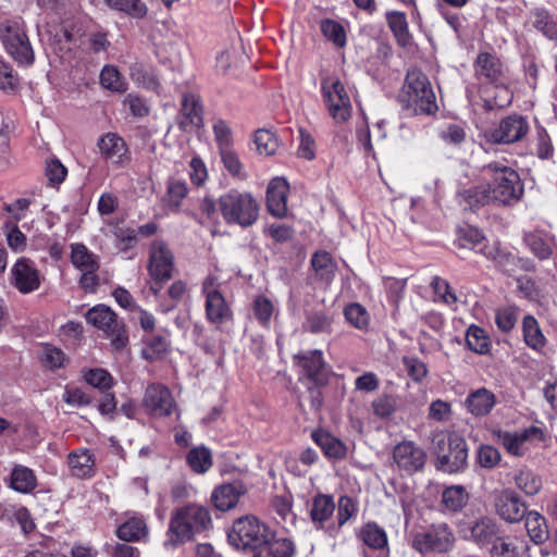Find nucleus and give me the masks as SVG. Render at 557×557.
I'll use <instances>...</instances> for the list:
<instances>
[{
  "label": "nucleus",
  "instance_id": "1",
  "mask_svg": "<svg viewBox=\"0 0 557 557\" xmlns=\"http://www.w3.org/2000/svg\"><path fill=\"white\" fill-rule=\"evenodd\" d=\"M482 184L459 191L460 201L470 209L496 203L510 206L523 195V185L516 170L503 161H493L480 171Z\"/></svg>",
  "mask_w": 557,
  "mask_h": 557
},
{
  "label": "nucleus",
  "instance_id": "2",
  "mask_svg": "<svg viewBox=\"0 0 557 557\" xmlns=\"http://www.w3.org/2000/svg\"><path fill=\"white\" fill-rule=\"evenodd\" d=\"M227 539L236 549L251 553V557H294L296 554L292 540L277 537L270 527L251 515L236 519Z\"/></svg>",
  "mask_w": 557,
  "mask_h": 557
},
{
  "label": "nucleus",
  "instance_id": "3",
  "mask_svg": "<svg viewBox=\"0 0 557 557\" xmlns=\"http://www.w3.org/2000/svg\"><path fill=\"white\" fill-rule=\"evenodd\" d=\"M211 521L209 510L203 506L189 504L175 509L171 515L164 547L175 548L193 540L206 531Z\"/></svg>",
  "mask_w": 557,
  "mask_h": 557
},
{
  "label": "nucleus",
  "instance_id": "4",
  "mask_svg": "<svg viewBox=\"0 0 557 557\" xmlns=\"http://www.w3.org/2000/svg\"><path fill=\"white\" fill-rule=\"evenodd\" d=\"M398 99L408 115H432L438 110L429 77L417 69L407 72Z\"/></svg>",
  "mask_w": 557,
  "mask_h": 557
},
{
  "label": "nucleus",
  "instance_id": "5",
  "mask_svg": "<svg viewBox=\"0 0 557 557\" xmlns=\"http://www.w3.org/2000/svg\"><path fill=\"white\" fill-rule=\"evenodd\" d=\"M219 209L224 221L243 227L252 225L259 215L257 200L249 193L231 190L219 198Z\"/></svg>",
  "mask_w": 557,
  "mask_h": 557
},
{
  "label": "nucleus",
  "instance_id": "6",
  "mask_svg": "<svg viewBox=\"0 0 557 557\" xmlns=\"http://www.w3.org/2000/svg\"><path fill=\"white\" fill-rule=\"evenodd\" d=\"M0 38L5 51L21 65L34 62V51L26 35L23 22L5 21L0 26Z\"/></svg>",
  "mask_w": 557,
  "mask_h": 557
},
{
  "label": "nucleus",
  "instance_id": "7",
  "mask_svg": "<svg viewBox=\"0 0 557 557\" xmlns=\"http://www.w3.org/2000/svg\"><path fill=\"white\" fill-rule=\"evenodd\" d=\"M475 77L484 83L495 85L503 94L502 99H496V104L504 107L510 103L511 94L506 87V77L503 69V63L493 53L480 52L473 63Z\"/></svg>",
  "mask_w": 557,
  "mask_h": 557
},
{
  "label": "nucleus",
  "instance_id": "8",
  "mask_svg": "<svg viewBox=\"0 0 557 557\" xmlns=\"http://www.w3.org/2000/svg\"><path fill=\"white\" fill-rule=\"evenodd\" d=\"M88 323L103 331L116 349L124 348L128 343L125 326L114 311L106 305H97L89 309L85 315Z\"/></svg>",
  "mask_w": 557,
  "mask_h": 557
},
{
  "label": "nucleus",
  "instance_id": "9",
  "mask_svg": "<svg viewBox=\"0 0 557 557\" xmlns=\"http://www.w3.org/2000/svg\"><path fill=\"white\" fill-rule=\"evenodd\" d=\"M453 530L446 523L430 525L412 536L411 547L421 554L447 553L455 544Z\"/></svg>",
  "mask_w": 557,
  "mask_h": 557
},
{
  "label": "nucleus",
  "instance_id": "10",
  "mask_svg": "<svg viewBox=\"0 0 557 557\" xmlns=\"http://www.w3.org/2000/svg\"><path fill=\"white\" fill-rule=\"evenodd\" d=\"M321 91L330 115L337 123L346 122L351 115V102L339 78L335 76L322 78Z\"/></svg>",
  "mask_w": 557,
  "mask_h": 557
},
{
  "label": "nucleus",
  "instance_id": "11",
  "mask_svg": "<svg viewBox=\"0 0 557 557\" xmlns=\"http://www.w3.org/2000/svg\"><path fill=\"white\" fill-rule=\"evenodd\" d=\"M478 252L492 260L495 267L507 275H512L518 270H534V264L530 259L517 257L498 242L484 244Z\"/></svg>",
  "mask_w": 557,
  "mask_h": 557
},
{
  "label": "nucleus",
  "instance_id": "12",
  "mask_svg": "<svg viewBox=\"0 0 557 557\" xmlns=\"http://www.w3.org/2000/svg\"><path fill=\"white\" fill-rule=\"evenodd\" d=\"M148 271L154 285L169 281L173 275L174 255L162 239H156L150 245Z\"/></svg>",
  "mask_w": 557,
  "mask_h": 557
},
{
  "label": "nucleus",
  "instance_id": "13",
  "mask_svg": "<svg viewBox=\"0 0 557 557\" xmlns=\"http://www.w3.org/2000/svg\"><path fill=\"white\" fill-rule=\"evenodd\" d=\"M493 507L495 513L510 524L522 521L527 512L525 503L510 488H504L494 494Z\"/></svg>",
  "mask_w": 557,
  "mask_h": 557
},
{
  "label": "nucleus",
  "instance_id": "14",
  "mask_svg": "<svg viewBox=\"0 0 557 557\" xmlns=\"http://www.w3.org/2000/svg\"><path fill=\"white\" fill-rule=\"evenodd\" d=\"M101 158L117 168H125L132 160L131 151L123 137L116 133H106L97 140Z\"/></svg>",
  "mask_w": 557,
  "mask_h": 557
},
{
  "label": "nucleus",
  "instance_id": "15",
  "mask_svg": "<svg viewBox=\"0 0 557 557\" xmlns=\"http://www.w3.org/2000/svg\"><path fill=\"white\" fill-rule=\"evenodd\" d=\"M529 132V123L520 114H511L500 120L499 124L487 133L494 144H513L521 140Z\"/></svg>",
  "mask_w": 557,
  "mask_h": 557
},
{
  "label": "nucleus",
  "instance_id": "16",
  "mask_svg": "<svg viewBox=\"0 0 557 557\" xmlns=\"http://www.w3.org/2000/svg\"><path fill=\"white\" fill-rule=\"evenodd\" d=\"M143 405L146 410L156 418L171 416L176 409V404L170 389L159 383L147 386Z\"/></svg>",
  "mask_w": 557,
  "mask_h": 557
},
{
  "label": "nucleus",
  "instance_id": "17",
  "mask_svg": "<svg viewBox=\"0 0 557 557\" xmlns=\"http://www.w3.org/2000/svg\"><path fill=\"white\" fill-rule=\"evenodd\" d=\"M393 459L400 470L412 474L424 467L426 454L414 442L403 441L394 447Z\"/></svg>",
  "mask_w": 557,
  "mask_h": 557
},
{
  "label": "nucleus",
  "instance_id": "18",
  "mask_svg": "<svg viewBox=\"0 0 557 557\" xmlns=\"http://www.w3.org/2000/svg\"><path fill=\"white\" fill-rule=\"evenodd\" d=\"M468 465V444L457 433H449L448 449L441 456L438 470L447 473L463 471Z\"/></svg>",
  "mask_w": 557,
  "mask_h": 557
},
{
  "label": "nucleus",
  "instance_id": "19",
  "mask_svg": "<svg viewBox=\"0 0 557 557\" xmlns=\"http://www.w3.org/2000/svg\"><path fill=\"white\" fill-rule=\"evenodd\" d=\"M11 284L22 294L37 290L41 280L35 263L27 258H18L11 270Z\"/></svg>",
  "mask_w": 557,
  "mask_h": 557
},
{
  "label": "nucleus",
  "instance_id": "20",
  "mask_svg": "<svg viewBox=\"0 0 557 557\" xmlns=\"http://www.w3.org/2000/svg\"><path fill=\"white\" fill-rule=\"evenodd\" d=\"M497 440L509 454L522 456L525 451V443L529 441H543L544 431L535 425L515 432L498 431Z\"/></svg>",
  "mask_w": 557,
  "mask_h": 557
},
{
  "label": "nucleus",
  "instance_id": "21",
  "mask_svg": "<svg viewBox=\"0 0 557 557\" xmlns=\"http://www.w3.org/2000/svg\"><path fill=\"white\" fill-rule=\"evenodd\" d=\"M298 359V366L306 375L315 385H324L327 382L329 373L323 360L321 350L314 349L301 352L295 356Z\"/></svg>",
  "mask_w": 557,
  "mask_h": 557
},
{
  "label": "nucleus",
  "instance_id": "22",
  "mask_svg": "<svg viewBox=\"0 0 557 557\" xmlns=\"http://www.w3.org/2000/svg\"><path fill=\"white\" fill-rule=\"evenodd\" d=\"M67 467L71 476L89 480L96 475V457L88 448H77L67 455Z\"/></svg>",
  "mask_w": 557,
  "mask_h": 557
},
{
  "label": "nucleus",
  "instance_id": "23",
  "mask_svg": "<svg viewBox=\"0 0 557 557\" xmlns=\"http://www.w3.org/2000/svg\"><path fill=\"white\" fill-rule=\"evenodd\" d=\"M289 185L283 177H274L267 188V208L269 212L278 219L287 215V195Z\"/></svg>",
  "mask_w": 557,
  "mask_h": 557
},
{
  "label": "nucleus",
  "instance_id": "24",
  "mask_svg": "<svg viewBox=\"0 0 557 557\" xmlns=\"http://www.w3.org/2000/svg\"><path fill=\"white\" fill-rule=\"evenodd\" d=\"M469 539L479 547L492 546L502 534L498 522L491 517H481L469 524Z\"/></svg>",
  "mask_w": 557,
  "mask_h": 557
},
{
  "label": "nucleus",
  "instance_id": "25",
  "mask_svg": "<svg viewBox=\"0 0 557 557\" xmlns=\"http://www.w3.org/2000/svg\"><path fill=\"white\" fill-rule=\"evenodd\" d=\"M205 298V313L208 322L220 327L233 321V311L221 292H211Z\"/></svg>",
  "mask_w": 557,
  "mask_h": 557
},
{
  "label": "nucleus",
  "instance_id": "26",
  "mask_svg": "<svg viewBox=\"0 0 557 557\" xmlns=\"http://www.w3.org/2000/svg\"><path fill=\"white\" fill-rule=\"evenodd\" d=\"M490 557H531L530 546L523 539L500 534L490 547Z\"/></svg>",
  "mask_w": 557,
  "mask_h": 557
},
{
  "label": "nucleus",
  "instance_id": "27",
  "mask_svg": "<svg viewBox=\"0 0 557 557\" xmlns=\"http://www.w3.org/2000/svg\"><path fill=\"white\" fill-rule=\"evenodd\" d=\"M246 492L247 488L242 481H234L215 487L211 499L216 509L226 511L235 507Z\"/></svg>",
  "mask_w": 557,
  "mask_h": 557
},
{
  "label": "nucleus",
  "instance_id": "28",
  "mask_svg": "<svg viewBox=\"0 0 557 557\" xmlns=\"http://www.w3.org/2000/svg\"><path fill=\"white\" fill-rule=\"evenodd\" d=\"M523 242L530 251L540 260L549 259L557 251V240L555 236L544 231L525 233Z\"/></svg>",
  "mask_w": 557,
  "mask_h": 557
},
{
  "label": "nucleus",
  "instance_id": "29",
  "mask_svg": "<svg viewBox=\"0 0 557 557\" xmlns=\"http://www.w3.org/2000/svg\"><path fill=\"white\" fill-rule=\"evenodd\" d=\"M181 128L190 131L202 125V106L199 97L194 94H185L181 107Z\"/></svg>",
  "mask_w": 557,
  "mask_h": 557
},
{
  "label": "nucleus",
  "instance_id": "30",
  "mask_svg": "<svg viewBox=\"0 0 557 557\" xmlns=\"http://www.w3.org/2000/svg\"><path fill=\"white\" fill-rule=\"evenodd\" d=\"M315 278L329 286L335 278L337 263L326 250L315 251L310 260Z\"/></svg>",
  "mask_w": 557,
  "mask_h": 557
},
{
  "label": "nucleus",
  "instance_id": "31",
  "mask_svg": "<svg viewBox=\"0 0 557 557\" xmlns=\"http://www.w3.org/2000/svg\"><path fill=\"white\" fill-rule=\"evenodd\" d=\"M336 509L334 498L331 495L318 494L310 506V518L317 529H325L327 522Z\"/></svg>",
  "mask_w": 557,
  "mask_h": 557
},
{
  "label": "nucleus",
  "instance_id": "32",
  "mask_svg": "<svg viewBox=\"0 0 557 557\" xmlns=\"http://www.w3.org/2000/svg\"><path fill=\"white\" fill-rule=\"evenodd\" d=\"M495 403V395L484 387L471 392L465 400L468 411L475 417L488 414Z\"/></svg>",
  "mask_w": 557,
  "mask_h": 557
},
{
  "label": "nucleus",
  "instance_id": "33",
  "mask_svg": "<svg viewBox=\"0 0 557 557\" xmlns=\"http://www.w3.org/2000/svg\"><path fill=\"white\" fill-rule=\"evenodd\" d=\"M10 487L21 494H30L37 487L35 472L22 465H15L10 474Z\"/></svg>",
  "mask_w": 557,
  "mask_h": 557
},
{
  "label": "nucleus",
  "instance_id": "34",
  "mask_svg": "<svg viewBox=\"0 0 557 557\" xmlns=\"http://www.w3.org/2000/svg\"><path fill=\"white\" fill-rule=\"evenodd\" d=\"M311 437L327 458L338 460L346 457V445L330 433L324 431H314L312 432Z\"/></svg>",
  "mask_w": 557,
  "mask_h": 557
},
{
  "label": "nucleus",
  "instance_id": "35",
  "mask_svg": "<svg viewBox=\"0 0 557 557\" xmlns=\"http://www.w3.org/2000/svg\"><path fill=\"white\" fill-rule=\"evenodd\" d=\"M71 263L79 272L98 271L100 263L99 257L90 251L84 244L75 243L71 245Z\"/></svg>",
  "mask_w": 557,
  "mask_h": 557
},
{
  "label": "nucleus",
  "instance_id": "36",
  "mask_svg": "<svg viewBox=\"0 0 557 557\" xmlns=\"http://www.w3.org/2000/svg\"><path fill=\"white\" fill-rule=\"evenodd\" d=\"M525 530L532 542L543 544L548 540L549 531L546 519L539 511L530 510L524 516Z\"/></svg>",
  "mask_w": 557,
  "mask_h": 557
},
{
  "label": "nucleus",
  "instance_id": "37",
  "mask_svg": "<svg viewBox=\"0 0 557 557\" xmlns=\"http://www.w3.org/2000/svg\"><path fill=\"white\" fill-rule=\"evenodd\" d=\"M148 534V527L141 517H132L116 529V536L125 542H138Z\"/></svg>",
  "mask_w": 557,
  "mask_h": 557
},
{
  "label": "nucleus",
  "instance_id": "38",
  "mask_svg": "<svg viewBox=\"0 0 557 557\" xmlns=\"http://www.w3.org/2000/svg\"><path fill=\"white\" fill-rule=\"evenodd\" d=\"M523 339L528 347L541 351L546 345V338L542 333L537 320L528 314L522 320Z\"/></svg>",
  "mask_w": 557,
  "mask_h": 557
},
{
  "label": "nucleus",
  "instance_id": "39",
  "mask_svg": "<svg viewBox=\"0 0 557 557\" xmlns=\"http://www.w3.org/2000/svg\"><path fill=\"white\" fill-rule=\"evenodd\" d=\"M513 482L517 488L527 496L536 495L543 486L542 478L528 468L517 470L513 474Z\"/></svg>",
  "mask_w": 557,
  "mask_h": 557
},
{
  "label": "nucleus",
  "instance_id": "40",
  "mask_svg": "<svg viewBox=\"0 0 557 557\" xmlns=\"http://www.w3.org/2000/svg\"><path fill=\"white\" fill-rule=\"evenodd\" d=\"M385 18L397 42L406 47L411 39L406 14L400 11H387Z\"/></svg>",
  "mask_w": 557,
  "mask_h": 557
},
{
  "label": "nucleus",
  "instance_id": "41",
  "mask_svg": "<svg viewBox=\"0 0 557 557\" xmlns=\"http://www.w3.org/2000/svg\"><path fill=\"white\" fill-rule=\"evenodd\" d=\"M359 539L370 548L388 552L386 532L374 522H369L360 529Z\"/></svg>",
  "mask_w": 557,
  "mask_h": 557
},
{
  "label": "nucleus",
  "instance_id": "42",
  "mask_svg": "<svg viewBox=\"0 0 557 557\" xmlns=\"http://www.w3.org/2000/svg\"><path fill=\"white\" fill-rule=\"evenodd\" d=\"M186 462L195 473L203 474L213 463L211 450L203 445L194 447L187 453Z\"/></svg>",
  "mask_w": 557,
  "mask_h": 557
},
{
  "label": "nucleus",
  "instance_id": "43",
  "mask_svg": "<svg viewBox=\"0 0 557 557\" xmlns=\"http://www.w3.org/2000/svg\"><path fill=\"white\" fill-rule=\"evenodd\" d=\"M337 524L329 525L326 531L330 534H333L337 530H339L344 524H346L351 518L356 517L358 512L357 503L349 496L343 495L338 498L337 503Z\"/></svg>",
  "mask_w": 557,
  "mask_h": 557
},
{
  "label": "nucleus",
  "instance_id": "44",
  "mask_svg": "<svg viewBox=\"0 0 557 557\" xmlns=\"http://www.w3.org/2000/svg\"><path fill=\"white\" fill-rule=\"evenodd\" d=\"M469 500V494L462 485H453L444 490L442 504L453 512L461 510Z\"/></svg>",
  "mask_w": 557,
  "mask_h": 557
},
{
  "label": "nucleus",
  "instance_id": "45",
  "mask_svg": "<svg viewBox=\"0 0 557 557\" xmlns=\"http://www.w3.org/2000/svg\"><path fill=\"white\" fill-rule=\"evenodd\" d=\"M466 344L471 351L484 355L490 350L491 339L482 327L472 324L466 332Z\"/></svg>",
  "mask_w": 557,
  "mask_h": 557
},
{
  "label": "nucleus",
  "instance_id": "46",
  "mask_svg": "<svg viewBox=\"0 0 557 557\" xmlns=\"http://www.w3.org/2000/svg\"><path fill=\"white\" fill-rule=\"evenodd\" d=\"M532 24L545 37L557 39V17L552 16L545 9H535L532 12Z\"/></svg>",
  "mask_w": 557,
  "mask_h": 557
},
{
  "label": "nucleus",
  "instance_id": "47",
  "mask_svg": "<svg viewBox=\"0 0 557 557\" xmlns=\"http://www.w3.org/2000/svg\"><path fill=\"white\" fill-rule=\"evenodd\" d=\"M187 194L188 188L184 181L170 180L166 185V193L163 201L168 208L173 211H177Z\"/></svg>",
  "mask_w": 557,
  "mask_h": 557
},
{
  "label": "nucleus",
  "instance_id": "48",
  "mask_svg": "<svg viewBox=\"0 0 557 557\" xmlns=\"http://www.w3.org/2000/svg\"><path fill=\"white\" fill-rule=\"evenodd\" d=\"M100 84L103 88L114 92H124L127 83L119 70L113 65H104L100 73Z\"/></svg>",
  "mask_w": 557,
  "mask_h": 557
},
{
  "label": "nucleus",
  "instance_id": "49",
  "mask_svg": "<svg viewBox=\"0 0 557 557\" xmlns=\"http://www.w3.org/2000/svg\"><path fill=\"white\" fill-rule=\"evenodd\" d=\"M332 319L323 311H312L306 314V320L302 324L305 331L319 334L330 333Z\"/></svg>",
  "mask_w": 557,
  "mask_h": 557
},
{
  "label": "nucleus",
  "instance_id": "50",
  "mask_svg": "<svg viewBox=\"0 0 557 557\" xmlns=\"http://www.w3.org/2000/svg\"><path fill=\"white\" fill-rule=\"evenodd\" d=\"M252 312L261 326L269 327L274 313V305L268 297L259 295L253 300Z\"/></svg>",
  "mask_w": 557,
  "mask_h": 557
},
{
  "label": "nucleus",
  "instance_id": "51",
  "mask_svg": "<svg viewBox=\"0 0 557 557\" xmlns=\"http://www.w3.org/2000/svg\"><path fill=\"white\" fill-rule=\"evenodd\" d=\"M113 10L140 18L147 14V7L141 0H104Z\"/></svg>",
  "mask_w": 557,
  "mask_h": 557
},
{
  "label": "nucleus",
  "instance_id": "52",
  "mask_svg": "<svg viewBox=\"0 0 557 557\" xmlns=\"http://www.w3.org/2000/svg\"><path fill=\"white\" fill-rule=\"evenodd\" d=\"M320 29L323 36L335 46L344 47L346 45V33L338 22L329 18L322 20Z\"/></svg>",
  "mask_w": 557,
  "mask_h": 557
},
{
  "label": "nucleus",
  "instance_id": "53",
  "mask_svg": "<svg viewBox=\"0 0 557 557\" xmlns=\"http://www.w3.org/2000/svg\"><path fill=\"white\" fill-rule=\"evenodd\" d=\"M346 320L356 329L364 330L369 325V314L363 306L358 302L349 304L344 309Z\"/></svg>",
  "mask_w": 557,
  "mask_h": 557
},
{
  "label": "nucleus",
  "instance_id": "54",
  "mask_svg": "<svg viewBox=\"0 0 557 557\" xmlns=\"http://www.w3.org/2000/svg\"><path fill=\"white\" fill-rule=\"evenodd\" d=\"M374 416L386 419L397 410V400L394 396L382 394L371 404Z\"/></svg>",
  "mask_w": 557,
  "mask_h": 557
},
{
  "label": "nucleus",
  "instance_id": "55",
  "mask_svg": "<svg viewBox=\"0 0 557 557\" xmlns=\"http://www.w3.org/2000/svg\"><path fill=\"white\" fill-rule=\"evenodd\" d=\"M255 144L259 153L272 156L275 153L278 144L273 133L267 129H258L255 134Z\"/></svg>",
  "mask_w": 557,
  "mask_h": 557
},
{
  "label": "nucleus",
  "instance_id": "56",
  "mask_svg": "<svg viewBox=\"0 0 557 557\" xmlns=\"http://www.w3.org/2000/svg\"><path fill=\"white\" fill-rule=\"evenodd\" d=\"M519 318V309L515 306H508L496 311L495 322L503 332L511 331Z\"/></svg>",
  "mask_w": 557,
  "mask_h": 557
},
{
  "label": "nucleus",
  "instance_id": "57",
  "mask_svg": "<svg viewBox=\"0 0 557 557\" xmlns=\"http://www.w3.org/2000/svg\"><path fill=\"white\" fill-rule=\"evenodd\" d=\"M41 361L45 367L52 370L62 368L66 361V358L61 349L52 345H45L41 351Z\"/></svg>",
  "mask_w": 557,
  "mask_h": 557
},
{
  "label": "nucleus",
  "instance_id": "58",
  "mask_svg": "<svg viewBox=\"0 0 557 557\" xmlns=\"http://www.w3.org/2000/svg\"><path fill=\"white\" fill-rule=\"evenodd\" d=\"M86 382L101 391H107L112 387L113 379L111 374L104 369H91L85 374Z\"/></svg>",
  "mask_w": 557,
  "mask_h": 557
},
{
  "label": "nucleus",
  "instance_id": "59",
  "mask_svg": "<svg viewBox=\"0 0 557 557\" xmlns=\"http://www.w3.org/2000/svg\"><path fill=\"white\" fill-rule=\"evenodd\" d=\"M403 363L412 381L420 383L426 377L428 367L419 358L406 356L403 358Z\"/></svg>",
  "mask_w": 557,
  "mask_h": 557
},
{
  "label": "nucleus",
  "instance_id": "60",
  "mask_svg": "<svg viewBox=\"0 0 557 557\" xmlns=\"http://www.w3.org/2000/svg\"><path fill=\"white\" fill-rule=\"evenodd\" d=\"M219 152L225 170L232 176H238L242 173L243 163L240 162V159L237 152L234 150L233 146L220 149Z\"/></svg>",
  "mask_w": 557,
  "mask_h": 557
},
{
  "label": "nucleus",
  "instance_id": "61",
  "mask_svg": "<svg viewBox=\"0 0 557 557\" xmlns=\"http://www.w3.org/2000/svg\"><path fill=\"white\" fill-rule=\"evenodd\" d=\"M431 286L436 296H438L446 305L455 306L458 301L456 294L450 289L448 282L440 276H434Z\"/></svg>",
  "mask_w": 557,
  "mask_h": 557
},
{
  "label": "nucleus",
  "instance_id": "62",
  "mask_svg": "<svg viewBox=\"0 0 557 557\" xmlns=\"http://www.w3.org/2000/svg\"><path fill=\"white\" fill-rule=\"evenodd\" d=\"M5 236L9 247L15 252H21L26 248V236L15 224L5 223Z\"/></svg>",
  "mask_w": 557,
  "mask_h": 557
},
{
  "label": "nucleus",
  "instance_id": "63",
  "mask_svg": "<svg viewBox=\"0 0 557 557\" xmlns=\"http://www.w3.org/2000/svg\"><path fill=\"white\" fill-rule=\"evenodd\" d=\"M476 458L482 468L493 469L499 463L500 454L491 445H482L478 450Z\"/></svg>",
  "mask_w": 557,
  "mask_h": 557
},
{
  "label": "nucleus",
  "instance_id": "64",
  "mask_svg": "<svg viewBox=\"0 0 557 557\" xmlns=\"http://www.w3.org/2000/svg\"><path fill=\"white\" fill-rule=\"evenodd\" d=\"M113 234L121 250H127L136 243L137 233L134 228L117 225L114 227Z\"/></svg>",
  "mask_w": 557,
  "mask_h": 557
}]
</instances>
